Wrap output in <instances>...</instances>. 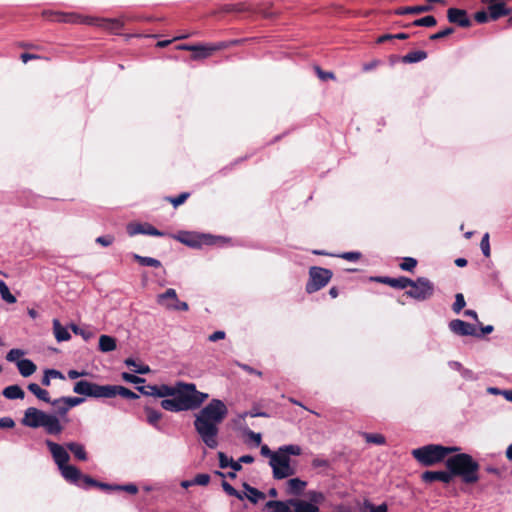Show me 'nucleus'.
<instances>
[{"label":"nucleus","instance_id":"f257e3e1","mask_svg":"<svg viewBox=\"0 0 512 512\" xmlns=\"http://www.w3.org/2000/svg\"><path fill=\"white\" fill-rule=\"evenodd\" d=\"M156 397L165 398L160 403L164 410L177 413L200 408L209 395L198 391L194 383L178 381L173 386L157 385Z\"/></svg>","mask_w":512,"mask_h":512},{"label":"nucleus","instance_id":"f03ea898","mask_svg":"<svg viewBox=\"0 0 512 512\" xmlns=\"http://www.w3.org/2000/svg\"><path fill=\"white\" fill-rule=\"evenodd\" d=\"M227 415L228 408L220 399H212L195 415V430L207 447L214 449L218 446V426Z\"/></svg>","mask_w":512,"mask_h":512},{"label":"nucleus","instance_id":"7ed1b4c3","mask_svg":"<svg viewBox=\"0 0 512 512\" xmlns=\"http://www.w3.org/2000/svg\"><path fill=\"white\" fill-rule=\"evenodd\" d=\"M445 466L452 478L460 477L465 484H474L479 481L480 465L470 454L456 452L446 459Z\"/></svg>","mask_w":512,"mask_h":512},{"label":"nucleus","instance_id":"20e7f679","mask_svg":"<svg viewBox=\"0 0 512 512\" xmlns=\"http://www.w3.org/2000/svg\"><path fill=\"white\" fill-rule=\"evenodd\" d=\"M73 391L76 394L92 398H114L121 396L127 399H137L139 396L132 390L120 385H99L87 380L75 383Z\"/></svg>","mask_w":512,"mask_h":512},{"label":"nucleus","instance_id":"39448f33","mask_svg":"<svg viewBox=\"0 0 512 512\" xmlns=\"http://www.w3.org/2000/svg\"><path fill=\"white\" fill-rule=\"evenodd\" d=\"M21 424L33 429L43 427L50 435H58L63 431V426L56 415L48 414L35 407H28L24 411Z\"/></svg>","mask_w":512,"mask_h":512},{"label":"nucleus","instance_id":"423d86ee","mask_svg":"<svg viewBox=\"0 0 512 512\" xmlns=\"http://www.w3.org/2000/svg\"><path fill=\"white\" fill-rule=\"evenodd\" d=\"M458 446H443L440 444H428L413 449L411 454L413 458L424 467L435 466L443 462L448 455L459 452Z\"/></svg>","mask_w":512,"mask_h":512},{"label":"nucleus","instance_id":"0eeeda50","mask_svg":"<svg viewBox=\"0 0 512 512\" xmlns=\"http://www.w3.org/2000/svg\"><path fill=\"white\" fill-rule=\"evenodd\" d=\"M410 287L404 295L416 301L422 302L430 299L435 292L434 283L426 277H418L416 280L411 279Z\"/></svg>","mask_w":512,"mask_h":512},{"label":"nucleus","instance_id":"6e6552de","mask_svg":"<svg viewBox=\"0 0 512 512\" xmlns=\"http://www.w3.org/2000/svg\"><path fill=\"white\" fill-rule=\"evenodd\" d=\"M333 273L330 269L312 266L309 268V279L305 286L308 294L315 293L324 288L332 279Z\"/></svg>","mask_w":512,"mask_h":512},{"label":"nucleus","instance_id":"1a4fd4ad","mask_svg":"<svg viewBox=\"0 0 512 512\" xmlns=\"http://www.w3.org/2000/svg\"><path fill=\"white\" fill-rule=\"evenodd\" d=\"M174 238L180 243L191 248H201L204 245H215L218 241L221 240L220 237H215L210 234H201L189 231H180L177 235L174 236Z\"/></svg>","mask_w":512,"mask_h":512},{"label":"nucleus","instance_id":"9d476101","mask_svg":"<svg viewBox=\"0 0 512 512\" xmlns=\"http://www.w3.org/2000/svg\"><path fill=\"white\" fill-rule=\"evenodd\" d=\"M290 462V457L276 451L275 454H273L272 459L269 461V465L273 470V477L280 480L293 476L296 473V470L290 465Z\"/></svg>","mask_w":512,"mask_h":512},{"label":"nucleus","instance_id":"9b49d317","mask_svg":"<svg viewBox=\"0 0 512 512\" xmlns=\"http://www.w3.org/2000/svg\"><path fill=\"white\" fill-rule=\"evenodd\" d=\"M157 303L167 310L187 311L189 309L188 303L180 301L176 290L173 288H169L164 293L159 294L157 296Z\"/></svg>","mask_w":512,"mask_h":512},{"label":"nucleus","instance_id":"f8f14e48","mask_svg":"<svg viewBox=\"0 0 512 512\" xmlns=\"http://www.w3.org/2000/svg\"><path fill=\"white\" fill-rule=\"evenodd\" d=\"M243 40H232L229 42H218L210 45H195L191 58L193 60H200L210 57L214 52L222 49H226L232 45H237Z\"/></svg>","mask_w":512,"mask_h":512},{"label":"nucleus","instance_id":"ddd939ff","mask_svg":"<svg viewBox=\"0 0 512 512\" xmlns=\"http://www.w3.org/2000/svg\"><path fill=\"white\" fill-rule=\"evenodd\" d=\"M42 17L58 23H85L86 18L82 17L77 13L72 12H61V11H52V10H44L42 12Z\"/></svg>","mask_w":512,"mask_h":512},{"label":"nucleus","instance_id":"4468645a","mask_svg":"<svg viewBox=\"0 0 512 512\" xmlns=\"http://www.w3.org/2000/svg\"><path fill=\"white\" fill-rule=\"evenodd\" d=\"M46 445L59 469L68 464L70 456L62 445L51 440H46Z\"/></svg>","mask_w":512,"mask_h":512},{"label":"nucleus","instance_id":"2eb2a0df","mask_svg":"<svg viewBox=\"0 0 512 512\" xmlns=\"http://www.w3.org/2000/svg\"><path fill=\"white\" fill-rule=\"evenodd\" d=\"M449 329L459 336L480 337L474 325L460 319H454L449 322Z\"/></svg>","mask_w":512,"mask_h":512},{"label":"nucleus","instance_id":"dca6fc26","mask_svg":"<svg viewBox=\"0 0 512 512\" xmlns=\"http://www.w3.org/2000/svg\"><path fill=\"white\" fill-rule=\"evenodd\" d=\"M447 19L450 23L458 25L462 28H468L472 25L468 13L464 9L449 8L447 10Z\"/></svg>","mask_w":512,"mask_h":512},{"label":"nucleus","instance_id":"f3484780","mask_svg":"<svg viewBox=\"0 0 512 512\" xmlns=\"http://www.w3.org/2000/svg\"><path fill=\"white\" fill-rule=\"evenodd\" d=\"M60 471L66 481L85 488L84 477L86 475L82 474L77 467L67 464L60 468Z\"/></svg>","mask_w":512,"mask_h":512},{"label":"nucleus","instance_id":"a211bd4d","mask_svg":"<svg viewBox=\"0 0 512 512\" xmlns=\"http://www.w3.org/2000/svg\"><path fill=\"white\" fill-rule=\"evenodd\" d=\"M127 233L129 236H135L137 234H146L151 236H164L165 233L156 229L149 223L139 224L130 223L127 225Z\"/></svg>","mask_w":512,"mask_h":512},{"label":"nucleus","instance_id":"6ab92c4d","mask_svg":"<svg viewBox=\"0 0 512 512\" xmlns=\"http://www.w3.org/2000/svg\"><path fill=\"white\" fill-rule=\"evenodd\" d=\"M85 23L102 27L111 32L119 31L120 29L123 28V25H124L123 21L120 19H108V18H97V19L86 18Z\"/></svg>","mask_w":512,"mask_h":512},{"label":"nucleus","instance_id":"aec40b11","mask_svg":"<svg viewBox=\"0 0 512 512\" xmlns=\"http://www.w3.org/2000/svg\"><path fill=\"white\" fill-rule=\"evenodd\" d=\"M421 479L425 483H432L434 481H441L443 483H450L452 475L449 470L447 471H425L421 475Z\"/></svg>","mask_w":512,"mask_h":512},{"label":"nucleus","instance_id":"412c9836","mask_svg":"<svg viewBox=\"0 0 512 512\" xmlns=\"http://www.w3.org/2000/svg\"><path fill=\"white\" fill-rule=\"evenodd\" d=\"M307 482L300 478L289 479L286 483V494L292 496H300L304 492Z\"/></svg>","mask_w":512,"mask_h":512},{"label":"nucleus","instance_id":"4be33fe9","mask_svg":"<svg viewBox=\"0 0 512 512\" xmlns=\"http://www.w3.org/2000/svg\"><path fill=\"white\" fill-rule=\"evenodd\" d=\"M288 503L294 508V512H319L318 505L305 500L291 498Z\"/></svg>","mask_w":512,"mask_h":512},{"label":"nucleus","instance_id":"5701e85b","mask_svg":"<svg viewBox=\"0 0 512 512\" xmlns=\"http://www.w3.org/2000/svg\"><path fill=\"white\" fill-rule=\"evenodd\" d=\"M17 368L23 377H29L37 370L36 364L30 359H21L17 361Z\"/></svg>","mask_w":512,"mask_h":512},{"label":"nucleus","instance_id":"b1692460","mask_svg":"<svg viewBox=\"0 0 512 512\" xmlns=\"http://www.w3.org/2000/svg\"><path fill=\"white\" fill-rule=\"evenodd\" d=\"M432 7L429 5H418V6H407L400 7L395 11L397 15H406V14H421L424 12L431 11Z\"/></svg>","mask_w":512,"mask_h":512},{"label":"nucleus","instance_id":"393cba45","mask_svg":"<svg viewBox=\"0 0 512 512\" xmlns=\"http://www.w3.org/2000/svg\"><path fill=\"white\" fill-rule=\"evenodd\" d=\"M84 484H85V488L96 487V488H99L104 491H117L116 485L97 481L94 478H92L91 476L84 477Z\"/></svg>","mask_w":512,"mask_h":512},{"label":"nucleus","instance_id":"a878e982","mask_svg":"<svg viewBox=\"0 0 512 512\" xmlns=\"http://www.w3.org/2000/svg\"><path fill=\"white\" fill-rule=\"evenodd\" d=\"M27 389L33 395H35L39 400H41L43 402H46V403H50L51 402V398H50L49 392L46 389L41 388L38 384L30 383V384H28Z\"/></svg>","mask_w":512,"mask_h":512},{"label":"nucleus","instance_id":"bb28decb","mask_svg":"<svg viewBox=\"0 0 512 512\" xmlns=\"http://www.w3.org/2000/svg\"><path fill=\"white\" fill-rule=\"evenodd\" d=\"M3 396L7 399H23L25 397V393L23 389L19 385H10L4 388L2 392Z\"/></svg>","mask_w":512,"mask_h":512},{"label":"nucleus","instance_id":"cd10ccee","mask_svg":"<svg viewBox=\"0 0 512 512\" xmlns=\"http://www.w3.org/2000/svg\"><path fill=\"white\" fill-rule=\"evenodd\" d=\"M67 449L73 453V455L81 461L87 460V453L85 451V448L82 444L77 442H69L66 444Z\"/></svg>","mask_w":512,"mask_h":512},{"label":"nucleus","instance_id":"c85d7f7f","mask_svg":"<svg viewBox=\"0 0 512 512\" xmlns=\"http://www.w3.org/2000/svg\"><path fill=\"white\" fill-rule=\"evenodd\" d=\"M53 330L58 342L68 341L71 338L70 333L61 325L58 319L53 320Z\"/></svg>","mask_w":512,"mask_h":512},{"label":"nucleus","instance_id":"c756f323","mask_svg":"<svg viewBox=\"0 0 512 512\" xmlns=\"http://www.w3.org/2000/svg\"><path fill=\"white\" fill-rule=\"evenodd\" d=\"M116 349V339L108 335H101L99 338V350L111 352Z\"/></svg>","mask_w":512,"mask_h":512},{"label":"nucleus","instance_id":"7c9ffc66","mask_svg":"<svg viewBox=\"0 0 512 512\" xmlns=\"http://www.w3.org/2000/svg\"><path fill=\"white\" fill-rule=\"evenodd\" d=\"M144 412L146 414L147 422L153 427L159 429L158 424L162 419V413L148 406L144 408Z\"/></svg>","mask_w":512,"mask_h":512},{"label":"nucleus","instance_id":"2f4dec72","mask_svg":"<svg viewBox=\"0 0 512 512\" xmlns=\"http://www.w3.org/2000/svg\"><path fill=\"white\" fill-rule=\"evenodd\" d=\"M427 52L418 50L411 51L402 57L403 63H417L427 58Z\"/></svg>","mask_w":512,"mask_h":512},{"label":"nucleus","instance_id":"473e14b6","mask_svg":"<svg viewBox=\"0 0 512 512\" xmlns=\"http://www.w3.org/2000/svg\"><path fill=\"white\" fill-rule=\"evenodd\" d=\"M133 259L141 266H149L154 268L161 267V262L152 257H145L138 254H133Z\"/></svg>","mask_w":512,"mask_h":512},{"label":"nucleus","instance_id":"72a5a7b5","mask_svg":"<svg viewBox=\"0 0 512 512\" xmlns=\"http://www.w3.org/2000/svg\"><path fill=\"white\" fill-rule=\"evenodd\" d=\"M243 488L246 490V492H248V494L246 495L247 498L252 502V503H257V501L259 499H264L265 498V494L261 491H259L258 489L250 486L248 483L244 482L243 483Z\"/></svg>","mask_w":512,"mask_h":512},{"label":"nucleus","instance_id":"f704fd0d","mask_svg":"<svg viewBox=\"0 0 512 512\" xmlns=\"http://www.w3.org/2000/svg\"><path fill=\"white\" fill-rule=\"evenodd\" d=\"M50 404L55 408L56 413L60 416H64L67 414V412L70 410L69 407L66 405L67 402L65 400V397H60L55 400H51Z\"/></svg>","mask_w":512,"mask_h":512},{"label":"nucleus","instance_id":"c9c22d12","mask_svg":"<svg viewBox=\"0 0 512 512\" xmlns=\"http://www.w3.org/2000/svg\"><path fill=\"white\" fill-rule=\"evenodd\" d=\"M362 435L367 443L375 445H384L386 443V439L382 434L364 432Z\"/></svg>","mask_w":512,"mask_h":512},{"label":"nucleus","instance_id":"e433bc0d","mask_svg":"<svg viewBox=\"0 0 512 512\" xmlns=\"http://www.w3.org/2000/svg\"><path fill=\"white\" fill-rule=\"evenodd\" d=\"M0 294L2 299L9 304H14L17 301L16 297L10 292L8 286L2 280H0Z\"/></svg>","mask_w":512,"mask_h":512},{"label":"nucleus","instance_id":"4c0bfd02","mask_svg":"<svg viewBox=\"0 0 512 512\" xmlns=\"http://www.w3.org/2000/svg\"><path fill=\"white\" fill-rule=\"evenodd\" d=\"M125 364L129 367H132V371L138 374H147L150 372L149 366L137 364L136 361L132 358H127L125 360Z\"/></svg>","mask_w":512,"mask_h":512},{"label":"nucleus","instance_id":"58836bf2","mask_svg":"<svg viewBox=\"0 0 512 512\" xmlns=\"http://www.w3.org/2000/svg\"><path fill=\"white\" fill-rule=\"evenodd\" d=\"M437 24V20L434 16L428 15L412 22V26H423V27H434Z\"/></svg>","mask_w":512,"mask_h":512},{"label":"nucleus","instance_id":"ea45409f","mask_svg":"<svg viewBox=\"0 0 512 512\" xmlns=\"http://www.w3.org/2000/svg\"><path fill=\"white\" fill-rule=\"evenodd\" d=\"M190 197L189 192H182L176 197H165V200L173 205L174 208L179 207L180 205L184 204L186 200Z\"/></svg>","mask_w":512,"mask_h":512},{"label":"nucleus","instance_id":"a19ab883","mask_svg":"<svg viewBox=\"0 0 512 512\" xmlns=\"http://www.w3.org/2000/svg\"><path fill=\"white\" fill-rule=\"evenodd\" d=\"M248 10L249 8L244 3L225 4L220 8V11L224 13L244 12Z\"/></svg>","mask_w":512,"mask_h":512},{"label":"nucleus","instance_id":"79ce46f5","mask_svg":"<svg viewBox=\"0 0 512 512\" xmlns=\"http://www.w3.org/2000/svg\"><path fill=\"white\" fill-rule=\"evenodd\" d=\"M390 287L395 289H406L409 284H411V279L405 276H400L398 278H392L390 281Z\"/></svg>","mask_w":512,"mask_h":512},{"label":"nucleus","instance_id":"37998d69","mask_svg":"<svg viewBox=\"0 0 512 512\" xmlns=\"http://www.w3.org/2000/svg\"><path fill=\"white\" fill-rule=\"evenodd\" d=\"M279 453L287 455V457H290V455L298 456L302 453V449L298 445H286L283 447H280L278 450Z\"/></svg>","mask_w":512,"mask_h":512},{"label":"nucleus","instance_id":"c03bdc74","mask_svg":"<svg viewBox=\"0 0 512 512\" xmlns=\"http://www.w3.org/2000/svg\"><path fill=\"white\" fill-rule=\"evenodd\" d=\"M223 490L229 495L236 497L239 500L244 499V495L236 490L232 485H230L227 481L223 480L221 483Z\"/></svg>","mask_w":512,"mask_h":512},{"label":"nucleus","instance_id":"a18cd8bd","mask_svg":"<svg viewBox=\"0 0 512 512\" xmlns=\"http://www.w3.org/2000/svg\"><path fill=\"white\" fill-rule=\"evenodd\" d=\"M417 260L412 257H405L403 261L399 264V267L404 271H413L417 266Z\"/></svg>","mask_w":512,"mask_h":512},{"label":"nucleus","instance_id":"49530a36","mask_svg":"<svg viewBox=\"0 0 512 512\" xmlns=\"http://www.w3.org/2000/svg\"><path fill=\"white\" fill-rule=\"evenodd\" d=\"M455 32V28L453 27H446L445 29L437 32V33H434L432 34L429 39L430 40H439V39H443V38H446L450 35H452L453 33Z\"/></svg>","mask_w":512,"mask_h":512},{"label":"nucleus","instance_id":"de8ad7c7","mask_svg":"<svg viewBox=\"0 0 512 512\" xmlns=\"http://www.w3.org/2000/svg\"><path fill=\"white\" fill-rule=\"evenodd\" d=\"M466 305L464 296L462 293H457L455 295V302L452 305V310L455 313H459Z\"/></svg>","mask_w":512,"mask_h":512},{"label":"nucleus","instance_id":"09e8293b","mask_svg":"<svg viewBox=\"0 0 512 512\" xmlns=\"http://www.w3.org/2000/svg\"><path fill=\"white\" fill-rule=\"evenodd\" d=\"M364 507L368 509L370 512H387L388 506L386 503H382L378 506L373 505L370 501H364Z\"/></svg>","mask_w":512,"mask_h":512},{"label":"nucleus","instance_id":"8fccbe9b","mask_svg":"<svg viewBox=\"0 0 512 512\" xmlns=\"http://www.w3.org/2000/svg\"><path fill=\"white\" fill-rule=\"evenodd\" d=\"M25 354V352L21 349H17V348H14V349H11L7 355H6V359L10 362H16L21 360L20 358Z\"/></svg>","mask_w":512,"mask_h":512},{"label":"nucleus","instance_id":"3c124183","mask_svg":"<svg viewBox=\"0 0 512 512\" xmlns=\"http://www.w3.org/2000/svg\"><path fill=\"white\" fill-rule=\"evenodd\" d=\"M481 250L485 257H490V243H489V233H485L480 242Z\"/></svg>","mask_w":512,"mask_h":512},{"label":"nucleus","instance_id":"603ef678","mask_svg":"<svg viewBox=\"0 0 512 512\" xmlns=\"http://www.w3.org/2000/svg\"><path fill=\"white\" fill-rule=\"evenodd\" d=\"M136 389L145 396H155L157 385L137 386Z\"/></svg>","mask_w":512,"mask_h":512},{"label":"nucleus","instance_id":"864d4df0","mask_svg":"<svg viewBox=\"0 0 512 512\" xmlns=\"http://www.w3.org/2000/svg\"><path fill=\"white\" fill-rule=\"evenodd\" d=\"M314 70L317 74V76L323 80V81H326V80H335V74L333 72H327V71H323L319 66H315L314 67Z\"/></svg>","mask_w":512,"mask_h":512},{"label":"nucleus","instance_id":"5fc2aeb1","mask_svg":"<svg viewBox=\"0 0 512 512\" xmlns=\"http://www.w3.org/2000/svg\"><path fill=\"white\" fill-rule=\"evenodd\" d=\"M122 379L128 383L139 384L145 382L144 378L130 374L127 372L122 373Z\"/></svg>","mask_w":512,"mask_h":512},{"label":"nucleus","instance_id":"6e6d98bb","mask_svg":"<svg viewBox=\"0 0 512 512\" xmlns=\"http://www.w3.org/2000/svg\"><path fill=\"white\" fill-rule=\"evenodd\" d=\"M195 485L206 486L210 482V475L206 473L197 474L194 478Z\"/></svg>","mask_w":512,"mask_h":512},{"label":"nucleus","instance_id":"4d7b16f0","mask_svg":"<svg viewBox=\"0 0 512 512\" xmlns=\"http://www.w3.org/2000/svg\"><path fill=\"white\" fill-rule=\"evenodd\" d=\"M114 240H115L114 236L111 234H108V235L97 237L95 241H96V243H98L104 247H108V246L112 245Z\"/></svg>","mask_w":512,"mask_h":512},{"label":"nucleus","instance_id":"13d9d810","mask_svg":"<svg viewBox=\"0 0 512 512\" xmlns=\"http://www.w3.org/2000/svg\"><path fill=\"white\" fill-rule=\"evenodd\" d=\"M117 491H125L129 494H136L138 487L135 484L116 485Z\"/></svg>","mask_w":512,"mask_h":512},{"label":"nucleus","instance_id":"bf43d9fd","mask_svg":"<svg viewBox=\"0 0 512 512\" xmlns=\"http://www.w3.org/2000/svg\"><path fill=\"white\" fill-rule=\"evenodd\" d=\"M219 466L224 469L230 466L231 459L224 452H218Z\"/></svg>","mask_w":512,"mask_h":512},{"label":"nucleus","instance_id":"052dcab7","mask_svg":"<svg viewBox=\"0 0 512 512\" xmlns=\"http://www.w3.org/2000/svg\"><path fill=\"white\" fill-rule=\"evenodd\" d=\"M339 257L348 260V261H357L361 258L360 252H344Z\"/></svg>","mask_w":512,"mask_h":512},{"label":"nucleus","instance_id":"680f3d73","mask_svg":"<svg viewBox=\"0 0 512 512\" xmlns=\"http://www.w3.org/2000/svg\"><path fill=\"white\" fill-rule=\"evenodd\" d=\"M71 329L75 334L81 335L85 340H88L92 336L91 332H87L75 324L71 325Z\"/></svg>","mask_w":512,"mask_h":512},{"label":"nucleus","instance_id":"e2e57ef3","mask_svg":"<svg viewBox=\"0 0 512 512\" xmlns=\"http://www.w3.org/2000/svg\"><path fill=\"white\" fill-rule=\"evenodd\" d=\"M65 400L67 402L66 405L69 407V409H71L72 407H75V406L81 404L84 401V398H80V397H65Z\"/></svg>","mask_w":512,"mask_h":512},{"label":"nucleus","instance_id":"0e129e2a","mask_svg":"<svg viewBox=\"0 0 512 512\" xmlns=\"http://www.w3.org/2000/svg\"><path fill=\"white\" fill-rule=\"evenodd\" d=\"M15 426V422L11 417H3L0 419V428L11 429Z\"/></svg>","mask_w":512,"mask_h":512},{"label":"nucleus","instance_id":"69168bd1","mask_svg":"<svg viewBox=\"0 0 512 512\" xmlns=\"http://www.w3.org/2000/svg\"><path fill=\"white\" fill-rule=\"evenodd\" d=\"M380 64H381L380 60L374 59V60H372V61H370L368 63L363 64L362 69H363L364 72H369V71L377 68Z\"/></svg>","mask_w":512,"mask_h":512},{"label":"nucleus","instance_id":"338daca9","mask_svg":"<svg viewBox=\"0 0 512 512\" xmlns=\"http://www.w3.org/2000/svg\"><path fill=\"white\" fill-rule=\"evenodd\" d=\"M309 498H310L311 503H314L317 505V503H320L321 501L324 500V495L321 492L313 491V492L309 493Z\"/></svg>","mask_w":512,"mask_h":512},{"label":"nucleus","instance_id":"774afa93","mask_svg":"<svg viewBox=\"0 0 512 512\" xmlns=\"http://www.w3.org/2000/svg\"><path fill=\"white\" fill-rule=\"evenodd\" d=\"M246 434L255 443L256 446L260 445L262 440L261 434L255 433L252 430H248Z\"/></svg>","mask_w":512,"mask_h":512}]
</instances>
